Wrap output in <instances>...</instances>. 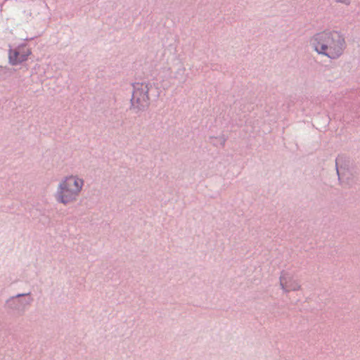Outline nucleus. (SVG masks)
<instances>
[{
    "label": "nucleus",
    "instance_id": "5",
    "mask_svg": "<svg viewBox=\"0 0 360 360\" xmlns=\"http://www.w3.org/2000/svg\"><path fill=\"white\" fill-rule=\"evenodd\" d=\"M31 53V49L25 44H20L15 49H10L8 51L9 63L13 65H18L26 61Z\"/></svg>",
    "mask_w": 360,
    "mask_h": 360
},
{
    "label": "nucleus",
    "instance_id": "8",
    "mask_svg": "<svg viewBox=\"0 0 360 360\" xmlns=\"http://www.w3.org/2000/svg\"><path fill=\"white\" fill-rule=\"evenodd\" d=\"M340 160L341 158L338 157L335 160L336 172L339 179H340V176L344 174L345 172V168L342 165H340Z\"/></svg>",
    "mask_w": 360,
    "mask_h": 360
},
{
    "label": "nucleus",
    "instance_id": "2",
    "mask_svg": "<svg viewBox=\"0 0 360 360\" xmlns=\"http://www.w3.org/2000/svg\"><path fill=\"white\" fill-rule=\"evenodd\" d=\"M84 185V181L78 175H68L59 182L54 198L56 202L67 205L77 200Z\"/></svg>",
    "mask_w": 360,
    "mask_h": 360
},
{
    "label": "nucleus",
    "instance_id": "7",
    "mask_svg": "<svg viewBox=\"0 0 360 360\" xmlns=\"http://www.w3.org/2000/svg\"><path fill=\"white\" fill-rule=\"evenodd\" d=\"M174 77L182 83L185 82L187 79L186 68L184 64L179 60H177L176 63V70L174 72Z\"/></svg>",
    "mask_w": 360,
    "mask_h": 360
},
{
    "label": "nucleus",
    "instance_id": "11",
    "mask_svg": "<svg viewBox=\"0 0 360 360\" xmlns=\"http://www.w3.org/2000/svg\"><path fill=\"white\" fill-rule=\"evenodd\" d=\"M337 3L344 4L345 6H349L352 0H334Z\"/></svg>",
    "mask_w": 360,
    "mask_h": 360
},
{
    "label": "nucleus",
    "instance_id": "6",
    "mask_svg": "<svg viewBox=\"0 0 360 360\" xmlns=\"http://www.w3.org/2000/svg\"><path fill=\"white\" fill-rule=\"evenodd\" d=\"M280 285L285 292L298 290L301 287L300 283L287 272L281 274L280 276Z\"/></svg>",
    "mask_w": 360,
    "mask_h": 360
},
{
    "label": "nucleus",
    "instance_id": "10",
    "mask_svg": "<svg viewBox=\"0 0 360 360\" xmlns=\"http://www.w3.org/2000/svg\"><path fill=\"white\" fill-rule=\"evenodd\" d=\"M23 15H24L23 18L25 20L28 21L32 18V11H31V10L24 11H23Z\"/></svg>",
    "mask_w": 360,
    "mask_h": 360
},
{
    "label": "nucleus",
    "instance_id": "4",
    "mask_svg": "<svg viewBox=\"0 0 360 360\" xmlns=\"http://www.w3.org/2000/svg\"><path fill=\"white\" fill-rule=\"evenodd\" d=\"M33 302V298L31 296V292L19 293L16 295L10 297L6 300L5 308L6 310L22 314L31 305Z\"/></svg>",
    "mask_w": 360,
    "mask_h": 360
},
{
    "label": "nucleus",
    "instance_id": "9",
    "mask_svg": "<svg viewBox=\"0 0 360 360\" xmlns=\"http://www.w3.org/2000/svg\"><path fill=\"white\" fill-rule=\"evenodd\" d=\"M226 142V138L222 136H219V138H216L215 141H213V144L215 146H224V143Z\"/></svg>",
    "mask_w": 360,
    "mask_h": 360
},
{
    "label": "nucleus",
    "instance_id": "3",
    "mask_svg": "<svg viewBox=\"0 0 360 360\" xmlns=\"http://www.w3.org/2000/svg\"><path fill=\"white\" fill-rule=\"evenodd\" d=\"M156 91L153 84L148 83H135L133 84L132 97L131 99V105L137 111L144 110L149 105V95Z\"/></svg>",
    "mask_w": 360,
    "mask_h": 360
},
{
    "label": "nucleus",
    "instance_id": "12",
    "mask_svg": "<svg viewBox=\"0 0 360 360\" xmlns=\"http://www.w3.org/2000/svg\"><path fill=\"white\" fill-rule=\"evenodd\" d=\"M359 108H357L356 106L354 105V106H352V109L350 110L351 112L354 113L356 115V117H359Z\"/></svg>",
    "mask_w": 360,
    "mask_h": 360
},
{
    "label": "nucleus",
    "instance_id": "1",
    "mask_svg": "<svg viewBox=\"0 0 360 360\" xmlns=\"http://www.w3.org/2000/svg\"><path fill=\"white\" fill-rule=\"evenodd\" d=\"M309 44L319 55L326 56L331 60L339 58L347 47L344 34L331 29L315 33L309 38Z\"/></svg>",
    "mask_w": 360,
    "mask_h": 360
}]
</instances>
